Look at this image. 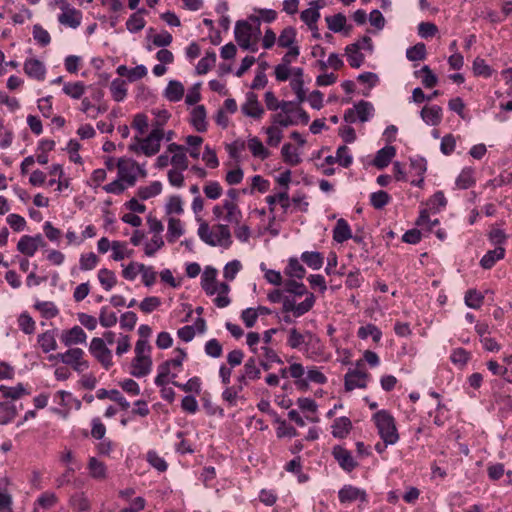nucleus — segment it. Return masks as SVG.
<instances>
[{
    "instance_id": "32",
    "label": "nucleus",
    "mask_w": 512,
    "mask_h": 512,
    "mask_svg": "<svg viewBox=\"0 0 512 512\" xmlns=\"http://www.w3.org/2000/svg\"><path fill=\"white\" fill-rule=\"evenodd\" d=\"M184 95V86L181 82L176 80L169 81L165 91L164 96L171 102H178L183 98Z\"/></svg>"
},
{
    "instance_id": "56",
    "label": "nucleus",
    "mask_w": 512,
    "mask_h": 512,
    "mask_svg": "<svg viewBox=\"0 0 512 512\" xmlns=\"http://www.w3.org/2000/svg\"><path fill=\"white\" fill-rule=\"evenodd\" d=\"M99 263V257L93 253H84L80 255L79 268L82 271H90L97 267Z\"/></svg>"
},
{
    "instance_id": "52",
    "label": "nucleus",
    "mask_w": 512,
    "mask_h": 512,
    "mask_svg": "<svg viewBox=\"0 0 512 512\" xmlns=\"http://www.w3.org/2000/svg\"><path fill=\"white\" fill-rule=\"evenodd\" d=\"M306 270L303 265L296 258H291L285 269V274L292 278L302 279L305 276Z\"/></svg>"
},
{
    "instance_id": "46",
    "label": "nucleus",
    "mask_w": 512,
    "mask_h": 512,
    "mask_svg": "<svg viewBox=\"0 0 512 512\" xmlns=\"http://www.w3.org/2000/svg\"><path fill=\"white\" fill-rule=\"evenodd\" d=\"M38 344L44 353H48L57 348V342L54 333L51 331H46L38 335Z\"/></svg>"
},
{
    "instance_id": "37",
    "label": "nucleus",
    "mask_w": 512,
    "mask_h": 512,
    "mask_svg": "<svg viewBox=\"0 0 512 512\" xmlns=\"http://www.w3.org/2000/svg\"><path fill=\"white\" fill-rule=\"evenodd\" d=\"M162 191V183L154 181L147 186H141L137 189V196L141 200H148L152 197L159 195Z\"/></svg>"
},
{
    "instance_id": "59",
    "label": "nucleus",
    "mask_w": 512,
    "mask_h": 512,
    "mask_svg": "<svg viewBox=\"0 0 512 512\" xmlns=\"http://www.w3.org/2000/svg\"><path fill=\"white\" fill-rule=\"evenodd\" d=\"M70 505L75 512H86L90 510V502L83 493L72 496Z\"/></svg>"
},
{
    "instance_id": "12",
    "label": "nucleus",
    "mask_w": 512,
    "mask_h": 512,
    "mask_svg": "<svg viewBox=\"0 0 512 512\" xmlns=\"http://www.w3.org/2000/svg\"><path fill=\"white\" fill-rule=\"evenodd\" d=\"M242 113L253 119H261L265 113L264 108L258 100V96L253 92H248L246 94V100L241 105Z\"/></svg>"
},
{
    "instance_id": "25",
    "label": "nucleus",
    "mask_w": 512,
    "mask_h": 512,
    "mask_svg": "<svg viewBox=\"0 0 512 512\" xmlns=\"http://www.w3.org/2000/svg\"><path fill=\"white\" fill-rule=\"evenodd\" d=\"M395 154L396 149L393 146H385L377 152L373 160L374 166L378 169L387 167Z\"/></svg>"
},
{
    "instance_id": "54",
    "label": "nucleus",
    "mask_w": 512,
    "mask_h": 512,
    "mask_svg": "<svg viewBox=\"0 0 512 512\" xmlns=\"http://www.w3.org/2000/svg\"><path fill=\"white\" fill-rule=\"evenodd\" d=\"M216 62V54L214 51H208L206 55L198 62L196 72L199 75L206 74Z\"/></svg>"
},
{
    "instance_id": "17",
    "label": "nucleus",
    "mask_w": 512,
    "mask_h": 512,
    "mask_svg": "<svg viewBox=\"0 0 512 512\" xmlns=\"http://www.w3.org/2000/svg\"><path fill=\"white\" fill-rule=\"evenodd\" d=\"M55 399L58 400V404L63 408L62 410H56L57 413L62 415L64 418L67 417L72 407L80 409L81 402L74 399L70 392L60 390L55 394Z\"/></svg>"
},
{
    "instance_id": "38",
    "label": "nucleus",
    "mask_w": 512,
    "mask_h": 512,
    "mask_svg": "<svg viewBox=\"0 0 512 512\" xmlns=\"http://www.w3.org/2000/svg\"><path fill=\"white\" fill-rule=\"evenodd\" d=\"M301 260L313 270L320 269L324 263L323 255L316 251L303 252L301 255Z\"/></svg>"
},
{
    "instance_id": "39",
    "label": "nucleus",
    "mask_w": 512,
    "mask_h": 512,
    "mask_svg": "<svg viewBox=\"0 0 512 512\" xmlns=\"http://www.w3.org/2000/svg\"><path fill=\"white\" fill-rule=\"evenodd\" d=\"M152 114L155 116V119L151 122V131H158L162 136L165 135V131L163 129L164 125L167 123L170 118V114L167 110H153Z\"/></svg>"
},
{
    "instance_id": "57",
    "label": "nucleus",
    "mask_w": 512,
    "mask_h": 512,
    "mask_svg": "<svg viewBox=\"0 0 512 512\" xmlns=\"http://www.w3.org/2000/svg\"><path fill=\"white\" fill-rule=\"evenodd\" d=\"M300 18L311 30L315 29L316 22L320 18L319 7L305 9L301 12Z\"/></svg>"
},
{
    "instance_id": "64",
    "label": "nucleus",
    "mask_w": 512,
    "mask_h": 512,
    "mask_svg": "<svg viewBox=\"0 0 512 512\" xmlns=\"http://www.w3.org/2000/svg\"><path fill=\"white\" fill-rule=\"evenodd\" d=\"M166 214L180 215L183 213V202L180 196H171L165 205Z\"/></svg>"
},
{
    "instance_id": "35",
    "label": "nucleus",
    "mask_w": 512,
    "mask_h": 512,
    "mask_svg": "<svg viewBox=\"0 0 512 512\" xmlns=\"http://www.w3.org/2000/svg\"><path fill=\"white\" fill-rule=\"evenodd\" d=\"M97 278L105 291H110L117 284L116 274L107 268L100 269Z\"/></svg>"
},
{
    "instance_id": "21",
    "label": "nucleus",
    "mask_w": 512,
    "mask_h": 512,
    "mask_svg": "<svg viewBox=\"0 0 512 512\" xmlns=\"http://www.w3.org/2000/svg\"><path fill=\"white\" fill-rule=\"evenodd\" d=\"M420 115L427 125L436 126L442 121V108L438 105L424 106Z\"/></svg>"
},
{
    "instance_id": "36",
    "label": "nucleus",
    "mask_w": 512,
    "mask_h": 512,
    "mask_svg": "<svg viewBox=\"0 0 512 512\" xmlns=\"http://www.w3.org/2000/svg\"><path fill=\"white\" fill-rule=\"evenodd\" d=\"M97 398L98 399H105L108 398L112 401L117 402L122 409H128L130 407L129 402L122 396V394L118 390H106V389H99L97 391Z\"/></svg>"
},
{
    "instance_id": "6",
    "label": "nucleus",
    "mask_w": 512,
    "mask_h": 512,
    "mask_svg": "<svg viewBox=\"0 0 512 512\" xmlns=\"http://www.w3.org/2000/svg\"><path fill=\"white\" fill-rule=\"evenodd\" d=\"M163 139L164 136L159 134L157 130L150 131L146 137L134 136L128 149L137 155L143 154L147 157H152L160 151Z\"/></svg>"
},
{
    "instance_id": "23",
    "label": "nucleus",
    "mask_w": 512,
    "mask_h": 512,
    "mask_svg": "<svg viewBox=\"0 0 512 512\" xmlns=\"http://www.w3.org/2000/svg\"><path fill=\"white\" fill-rule=\"evenodd\" d=\"M217 270L213 267H206L201 276V286L208 295L216 294L215 285Z\"/></svg>"
},
{
    "instance_id": "24",
    "label": "nucleus",
    "mask_w": 512,
    "mask_h": 512,
    "mask_svg": "<svg viewBox=\"0 0 512 512\" xmlns=\"http://www.w3.org/2000/svg\"><path fill=\"white\" fill-rule=\"evenodd\" d=\"M190 122L198 132H205L207 130L206 110L203 105L193 108Z\"/></svg>"
},
{
    "instance_id": "19",
    "label": "nucleus",
    "mask_w": 512,
    "mask_h": 512,
    "mask_svg": "<svg viewBox=\"0 0 512 512\" xmlns=\"http://www.w3.org/2000/svg\"><path fill=\"white\" fill-rule=\"evenodd\" d=\"M130 374L141 378L147 376L152 370L151 357H134L131 362Z\"/></svg>"
},
{
    "instance_id": "2",
    "label": "nucleus",
    "mask_w": 512,
    "mask_h": 512,
    "mask_svg": "<svg viewBox=\"0 0 512 512\" xmlns=\"http://www.w3.org/2000/svg\"><path fill=\"white\" fill-rule=\"evenodd\" d=\"M197 234L209 246L228 248L232 244L231 232L227 224H215L212 227L203 220H199Z\"/></svg>"
},
{
    "instance_id": "31",
    "label": "nucleus",
    "mask_w": 512,
    "mask_h": 512,
    "mask_svg": "<svg viewBox=\"0 0 512 512\" xmlns=\"http://www.w3.org/2000/svg\"><path fill=\"white\" fill-rule=\"evenodd\" d=\"M296 29L292 26H287L285 27L278 39H277V43H278V46L281 47V48H290V47H298L295 43H296Z\"/></svg>"
},
{
    "instance_id": "4",
    "label": "nucleus",
    "mask_w": 512,
    "mask_h": 512,
    "mask_svg": "<svg viewBox=\"0 0 512 512\" xmlns=\"http://www.w3.org/2000/svg\"><path fill=\"white\" fill-rule=\"evenodd\" d=\"M372 420L378 431V435L386 444H396L399 440V433L394 417L387 410L376 412Z\"/></svg>"
},
{
    "instance_id": "40",
    "label": "nucleus",
    "mask_w": 512,
    "mask_h": 512,
    "mask_svg": "<svg viewBox=\"0 0 512 512\" xmlns=\"http://www.w3.org/2000/svg\"><path fill=\"white\" fill-rule=\"evenodd\" d=\"M170 370L171 366L166 361L158 366V374L155 378V384L157 386H164L169 381H175L176 374H171Z\"/></svg>"
},
{
    "instance_id": "8",
    "label": "nucleus",
    "mask_w": 512,
    "mask_h": 512,
    "mask_svg": "<svg viewBox=\"0 0 512 512\" xmlns=\"http://www.w3.org/2000/svg\"><path fill=\"white\" fill-rule=\"evenodd\" d=\"M89 352L104 369L109 370L113 366L112 352L106 346L105 340L102 338H92L89 345Z\"/></svg>"
},
{
    "instance_id": "9",
    "label": "nucleus",
    "mask_w": 512,
    "mask_h": 512,
    "mask_svg": "<svg viewBox=\"0 0 512 512\" xmlns=\"http://www.w3.org/2000/svg\"><path fill=\"white\" fill-rule=\"evenodd\" d=\"M363 362L357 361L356 368L349 369L345 375V390L352 391L356 388H365L369 379V374L362 369Z\"/></svg>"
},
{
    "instance_id": "55",
    "label": "nucleus",
    "mask_w": 512,
    "mask_h": 512,
    "mask_svg": "<svg viewBox=\"0 0 512 512\" xmlns=\"http://www.w3.org/2000/svg\"><path fill=\"white\" fill-rule=\"evenodd\" d=\"M281 126L278 124L272 123L271 126L265 128V133L267 134V144L269 146L276 147L279 145L283 138L282 131L280 129Z\"/></svg>"
},
{
    "instance_id": "58",
    "label": "nucleus",
    "mask_w": 512,
    "mask_h": 512,
    "mask_svg": "<svg viewBox=\"0 0 512 512\" xmlns=\"http://www.w3.org/2000/svg\"><path fill=\"white\" fill-rule=\"evenodd\" d=\"M16 407L9 402L0 403V424L4 425L9 423L16 416Z\"/></svg>"
},
{
    "instance_id": "26",
    "label": "nucleus",
    "mask_w": 512,
    "mask_h": 512,
    "mask_svg": "<svg viewBox=\"0 0 512 512\" xmlns=\"http://www.w3.org/2000/svg\"><path fill=\"white\" fill-rule=\"evenodd\" d=\"M351 238L352 231L348 222L345 219L340 218L333 229L334 241H336L337 243H343Z\"/></svg>"
},
{
    "instance_id": "61",
    "label": "nucleus",
    "mask_w": 512,
    "mask_h": 512,
    "mask_svg": "<svg viewBox=\"0 0 512 512\" xmlns=\"http://www.w3.org/2000/svg\"><path fill=\"white\" fill-rule=\"evenodd\" d=\"M357 334L358 337L361 339H367L368 337H372L374 342H379L382 336L381 331L373 324L361 326L358 329Z\"/></svg>"
},
{
    "instance_id": "10",
    "label": "nucleus",
    "mask_w": 512,
    "mask_h": 512,
    "mask_svg": "<svg viewBox=\"0 0 512 512\" xmlns=\"http://www.w3.org/2000/svg\"><path fill=\"white\" fill-rule=\"evenodd\" d=\"M374 112V107L370 102L361 100L354 105L353 108L348 109L344 114V120L347 123H354L357 120L361 122L368 121Z\"/></svg>"
},
{
    "instance_id": "3",
    "label": "nucleus",
    "mask_w": 512,
    "mask_h": 512,
    "mask_svg": "<svg viewBox=\"0 0 512 512\" xmlns=\"http://www.w3.org/2000/svg\"><path fill=\"white\" fill-rule=\"evenodd\" d=\"M271 121L281 127L306 125L309 122V115L298 103L283 101L282 109L271 116Z\"/></svg>"
},
{
    "instance_id": "43",
    "label": "nucleus",
    "mask_w": 512,
    "mask_h": 512,
    "mask_svg": "<svg viewBox=\"0 0 512 512\" xmlns=\"http://www.w3.org/2000/svg\"><path fill=\"white\" fill-rule=\"evenodd\" d=\"M247 144L254 157L262 160L269 157L270 152L264 147L263 143L257 137L250 138Z\"/></svg>"
},
{
    "instance_id": "22",
    "label": "nucleus",
    "mask_w": 512,
    "mask_h": 512,
    "mask_svg": "<svg viewBox=\"0 0 512 512\" xmlns=\"http://www.w3.org/2000/svg\"><path fill=\"white\" fill-rule=\"evenodd\" d=\"M87 469L89 476L95 480L103 481L107 478V467L104 462L96 457H90Z\"/></svg>"
},
{
    "instance_id": "42",
    "label": "nucleus",
    "mask_w": 512,
    "mask_h": 512,
    "mask_svg": "<svg viewBox=\"0 0 512 512\" xmlns=\"http://www.w3.org/2000/svg\"><path fill=\"white\" fill-rule=\"evenodd\" d=\"M474 184V170L472 168H464L456 179V186L459 189H468Z\"/></svg>"
},
{
    "instance_id": "34",
    "label": "nucleus",
    "mask_w": 512,
    "mask_h": 512,
    "mask_svg": "<svg viewBox=\"0 0 512 512\" xmlns=\"http://www.w3.org/2000/svg\"><path fill=\"white\" fill-rule=\"evenodd\" d=\"M184 234V227L180 219L170 217L168 219L167 240L174 243Z\"/></svg>"
},
{
    "instance_id": "60",
    "label": "nucleus",
    "mask_w": 512,
    "mask_h": 512,
    "mask_svg": "<svg viewBox=\"0 0 512 512\" xmlns=\"http://www.w3.org/2000/svg\"><path fill=\"white\" fill-rule=\"evenodd\" d=\"M203 192L208 199L217 200L223 194L222 186L217 181H207L203 186Z\"/></svg>"
},
{
    "instance_id": "14",
    "label": "nucleus",
    "mask_w": 512,
    "mask_h": 512,
    "mask_svg": "<svg viewBox=\"0 0 512 512\" xmlns=\"http://www.w3.org/2000/svg\"><path fill=\"white\" fill-rule=\"evenodd\" d=\"M187 148L182 145L171 143L167 146V152L172 154L170 164L172 168L187 170L189 161L186 155Z\"/></svg>"
},
{
    "instance_id": "53",
    "label": "nucleus",
    "mask_w": 512,
    "mask_h": 512,
    "mask_svg": "<svg viewBox=\"0 0 512 512\" xmlns=\"http://www.w3.org/2000/svg\"><path fill=\"white\" fill-rule=\"evenodd\" d=\"M241 373L250 381H255L260 379L261 377V371L256 365L255 358H249L241 371Z\"/></svg>"
},
{
    "instance_id": "20",
    "label": "nucleus",
    "mask_w": 512,
    "mask_h": 512,
    "mask_svg": "<svg viewBox=\"0 0 512 512\" xmlns=\"http://www.w3.org/2000/svg\"><path fill=\"white\" fill-rule=\"evenodd\" d=\"M332 453L338 464L345 471L350 472L357 466V462L353 459L350 451L347 449L341 446H335Z\"/></svg>"
},
{
    "instance_id": "47",
    "label": "nucleus",
    "mask_w": 512,
    "mask_h": 512,
    "mask_svg": "<svg viewBox=\"0 0 512 512\" xmlns=\"http://www.w3.org/2000/svg\"><path fill=\"white\" fill-rule=\"evenodd\" d=\"M63 92L72 99H80L85 93V85L81 81L68 82L64 84Z\"/></svg>"
},
{
    "instance_id": "28",
    "label": "nucleus",
    "mask_w": 512,
    "mask_h": 512,
    "mask_svg": "<svg viewBox=\"0 0 512 512\" xmlns=\"http://www.w3.org/2000/svg\"><path fill=\"white\" fill-rule=\"evenodd\" d=\"M223 208L225 209L224 221L238 225L242 219V212L238 207V204L230 201H223Z\"/></svg>"
},
{
    "instance_id": "63",
    "label": "nucleus",
    "mask_w": 512,
    "mask_h": 512,
    "mask_svg": "<svg viewBox=\"0 0 512 512\" xmlns=\"http://www.w3.org/2000/svg\"><path fill=\"white\" fill-rule=\"evenodd\" d=\"M35 308L40 311L43 317L50 319L58 315L59 310L53 302H37Z\"/></svg>"
},
{
    "instance_id": "27",
    "label": "nucleus",
    "mask_w": 512,
    "mask_h": 512,
    "mask_svg": "<svg viewBox=\"0 0 512 512\" xmlns=\"http://www.w3.org/2000/svg\"><path fill=\"white\" fill-rule=\"evenodd\" d=\"M505 256V249L502 246H497L493 250H489L480 260V265L484 269H491L495 263Z\"/></svg>"
},
{
    "instance_id": "7",
    "label": "nucleus",
    "mask_w": 512,
    "mask_h": 512,
    "mask_svg": "<svg viewBox=\"0 0 512 512\" xmlns=\"http://www.w3.org/2000/svg\"><path fill=\"white\" fill-rule=\"evenodd\" d=\"M84 351L80 348H70L64 353H58L49 357L50 360L57 359L63 364L71 366L76 372H83L88 369L89 364L83 359Z\"/></svg>"
},
{
    "instance_id": "62",
    "label": "nucleus",
    "mask_w": 512,
    "mask_h": 512,
    "mask_svg": "<svg viewBox=\"0 0 512 512\" xmlns=\"http://www.w3.org/2000/svg\"><path fill=\"white\" fill-rule=\"evenodd\" d=\"M483 300V295L475 289H470L465 294V304L472 309H479Z\"/></svg>"
},
{
    "instance_id": "13",
    "label": "nucleus",
    "mask_w": 512,
    "mask_h": 512,
    "mask_svg": "<svg viewBox=\"0 0 512 512\" xmlns=\"http://www.w3.org/2000/svg\"><path fill=\"white\" fill-rule=\"evenodd\" d=\"M61 13L58 15V21L61 25L76 29L80 26L82 20V12L70 5L60 7Z\"/></svg>"
},
{
    "instance_id": "50",
    "label": "nucleus",
    "mask_w": 512,
    "mask_h": 512,
    "mask_svg": "<svg viewBox=\"0 0 512 512\" xmlns=\"http://www.w3.org/2000/svg\"><path fill=\"white\" fill-rule=\"evenodd\" d=\"M255 13L258 15L251 16L250 19L254 21L257 24H260L261 21L265 23H272L277 19V12L273 9H265V8H258L255 9ZM259 27V25H257Z\"/></svg>"
},
{
    "instance_id": "45",
    "label": "nucleus",
    "mask_w": 512,
    "mask_h": 512,
    "mask_svg": "<svg viewBox=\"0 0 512 512\" xmlns=\"http://www.w3.org/2000/svg\"><path fill=\"white\" fill-rule=\"evenodd\" d=\"M110 92H111L112 98L115 101L120 102V101L124 100L127 95V88H126L125 81L120 78L114 79L110 84Z\"/></svg>"
},
{
    "instance_id": "30",
    "label": "nucleus",
    "mask_w": 512,
    "mask_h": 512,
    "mask_svg": "<svg viewBox=\"0 0 512 512\" xmlns=\"http://www.w3.org/2000/svg\"><path fill=\"white\" fill-rule=\"evenodd\" d=\"M332 435L336 438H345L351 428H352V423L350 421L349 418L347 417H339L337 419L334 420L332 426Z\"/></svg>"
},
{
    "instance_id": "41",
    "label": "nucleus",
    "mask_w": 512,
    "mask_h": 512,
    "mask_svg": "<svg viewBox=\"0 0 512 512\" xmlns=\"http://www.w3.org/2000/svg\"><path fill=\"white\" fill-rule=\"evenodd\" d=\"M266 202L269 204L271 211H273V207L276 203L281 205L284 212H287L288 208L290 207V199L286 190L274 195L267 196Z\"/></svg>"
},
{
    "instance_id": "5",
    "label": "nucleus",
    "mask_w": 512,
    "mask_h": 512,
    "mask_svg": "<svg viewBox=\"0 0 512 512\" xmlns=\"http://www.w3.org/2000/svg\"><path fill=\"white\" fill-rule=\"evenodd\" d=\"M235 40L238 45L251 52L258 51V42L260 39V28L253 27L247 21H237L234 29Z\"/></svg>"
},
{
    "instance_id": "29",
    "label": "nucleus",
    "mask_w": 512,
    "mask_h": 512,
    "mask_svg": "<svg viewBox=\"0 0 512 512\" xmlns=\"http://www.w3.org/2000/svg\"><path fill=\"white\" fill-rule=\"evenodd\" d=\"M144 14H147V11L142 8L137 10L128 18L126 21V28L129 32L136 33L145 27L146 21L143 17Z\"/></svg>"
},
{
    "instance_id": "48",
    "label": "nucleus",
    "mask_w": 512,
    "mask_h": 512,
    "mask_svg": "<svg viewBox=\"0 0 512 512\" xmlns=\"http://www.w3.org/2000/svg\"><path fill=\"white\" fill-rule=\"evenodd\" d=\"M17 250L25 256H34L37 252V248L32 241V236L23 235L17 243Z\"/></svg>"
},
{
    "instance_id": "33",
    "label": "nucleus",
    "mask_w": 512,
    "mask_h": 512,
    "mask_svg": "<svg viewBox=\"0 0 512 512\" xmlns=\"http://www.w3.org/2000/svg\"><path fill=\"white\" fill-rule=\"evenodd\" d=\"M281 155L283 161L290 166H296L301 162L299 150L290 143L282 146Z\"/></svg>"
},
{
    "instance_id": "18",
    "label": "nucleus",
    "mask_w": 512,
    "mask_h": 512,
    "mask_svg": "<svg viewBox=\"0 0 512 512\" xmlns=\"http://www.w3.org/2000/svg\"><path fill=\"white\" fill-rule=\"evenodd\" d=\"M25 74L37 81H43L46 76V68L43 62L35 58L26 59L23 65Z\"/></svg>"
},
{
    "instance_id": "1",
    "label": "nucleus",
    "mask_w": 512,
    "mask_h": 512,
    "mask_svg": "<svg viewBox=\"0 0 512 512\" xmlns=\"http://www.w3.org/2000/svg\"><path fill=\"white\" fill-rule=\"evenodd\" d=\"M287 345L291 349L301 351L304 356L311 360H317L324 354V344L313 332L307 330L299 331L297 328L287 330Z\"/></svg>"
},
{
    "instance_id": "44",
    "label": "nucleus",
    "mask_w": 512,
    "mask_h": 512,
    "mask_svg": "<svg viewBox=\"0 0 512 512\" xmlns=\"http://www.w3.org/2000/svg\"><path fill=\"white\" fill-rule=\"evenodd\" d=\"M347 60L351 67L359 68L364 62V55L357 49V45H348L345 48Z\"/></svg>"
},
{
    "instance_id": "16",
    "label": "nucleus",
    "mask_w": 512,
    "mask_h": 512,
    "mask_svg": "<svg viewBox=\"0 0 512 512\" xmlns=\"http://www.w3.org/2000/svg\"><path fill=\"white\" fill-rule=\"evenodd\" d=\"M339 500L342 504L351 503L357 500L361 502L367 501V494L365 490L352 485L343 486L338 492Z\"/></svg>"
},
{
    "instance_id": "11",
    "label": "nucleus",
    "mask_w": 512,
    "mask_h": 512,
    "mask_svg": "<svg viewBox=\"0 0 512 512\" xmlns=\"http://www.w3.org/2000/svg\"><path fill=\"white\" fill-rule=\"evenodd\" d=\"M118 177L123 180L127 186H134L137 177L135 170L138 169V163L130 158H120L117 162Z\"/></svg>"
},
{
    "instance_id": "49",
    "label": "nucleus",
    "mask_w": 512,
    "mask_h": 512,
    "mask_svg": "<svg viewBox=\"0 0 512 512\" xmlns=\"http://www.w3.org/2000/svg\"><path fill=\"white\" fill-rule=\"evenodd\" d=\"M165 245L162 235H153L152 238L144 245V253L148 257L154 256L157 251L162 249Z\"/></svg>"
},
{
    "instance_id": "15",
    "label": "nucleus",
    "mask_w": 512,
    "mask_h": 512,
    "mask_svg": "<svg viewBox=\"0 0 512 512\" xmlns=\"http://www.w3.org/2000/svg\"><path fill=\"white\" fill-rule=\"evenodd\" d=\"M61 342L67 346L84 344L87 341V335L80 326H74L71 329L63 330L60 336Z\"/></svg>"
},
{
    "instance_id": "51",
    "label": "nucleus",
    "mask_w": 512,
    "mask_h": 512,
    "mask_svg": "<svg viewBox=\"0 0 512 512\" xmlns=\"http://www.w3.org/2000/svg\"><path fill=\"white\" fill-rule=\"evenodd\" d=\"M149 118L144 113H137L133 117L132 121V128L135 129L138 132L137 136H143L148 131V128L150 126Z\"/></svg>"
}]
</instances>
